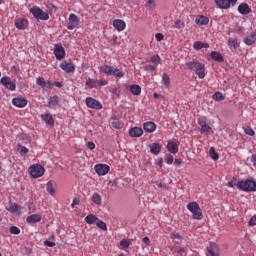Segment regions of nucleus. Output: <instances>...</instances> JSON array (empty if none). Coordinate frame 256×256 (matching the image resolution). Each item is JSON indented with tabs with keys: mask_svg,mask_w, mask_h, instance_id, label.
<instances>
[{
	"mask_svg": "<svg viewBox=\"0 0 256 256\" xmlns=\"http://www.w3.org/2000/svg\"><path fill=\"white\" fill-rule=\"evenodd\" d=\"M175 251H176V253H178V255H183V253H185V251H187V249L179 247V248H176Z\"/></svg>",
	"mask_w": 256,
	"mask_h": 256,
	"instance_id": "57",
	"label": "nucleus"
},
{
	"mask_svg": "<svg viewBox=\"0 0 256 256\" xmlns=\"http://www.w3.org/2000/svg\"><path fill=\"white\" fill-rule=\"evenodd\" d=\"M238 13H240L241 15H249V13H251V9L249 7V4L241 3L238 6Z\"/></svg>",
	"mask_w": 256,
	"mask_h": 256,
	"instance_id": "15",
	"label": "nucleus"
},
{
	"mask_svg": "<svg viewBox=\"0 0 256 256\" xmlns=\"http://www.w3.org/2000/svg\"><path fill=\"white\" fill-rule=\"evenodd\" d=\"M43 10H41V8L34 6L30 9V13H32L33 17H35V19H38V17L41 15V12Z\"/></svg>",
	"mask_w": 256,
	"mask_h": 256,
	"instance_id": "33",
	"label": "nucleus"
},
{
	"mask_svg": "<svg viewBox=\"0 0 256 256\" xmlns=\"http://www.w3.org/2000/svg\"><path fill=\"white\" fill-rule=\"evenodd\" d=\"M194 49H196V51H199L200 49H209V44L197 41L194 42Z\"/></svg>",
	"mask_w": 256,
	"mask_h": 256,
	"instance_id": "28",
	"label": "nucleus"
},
{
	"mask_svg": "<svg viewBox=\"0 0 256 256\" xmlns=\"http://www.w3.org/2000/svg\"><path fill=\"white\" fill-rule=\"evenodd\" d=\"M96 226L102 231H107V224L100 219L96 221Z\"/></svg>",
	"mask_w": 256,
	"mask_h": 256,
	"instance_id": "40",
	"label": "nucleus"
},
{
	"mask_svg": "<svg viewBox=\"0 0 256 256\" xmlns=\"http://www.w3.org/2000/svg\"><path fill=\"white\" fill-rule=\"evenodd\" d=\"M53 107H56V105H59V96H53L50 98V102Z\"/></svg>",
	"mask_w": 256,
	"mask_h": 256,
	"instance_id": "45",
	"label": "nucleus"
},
{
	"mask_svg": "<svg viewBox=\"0 0 256 256\" xmlns=\"http://www.w3.org/2000/svg\"><path fill=\"white\" fill-rule=\"evenodd\" d=\"M215 3L220 9H229V2L227 0H215Z\"/></svg>",
	"mask_w": 256,
	"mask_h": 256,
	"instance_id": "32",
	"label": "nucleus"
},
{
	"mask_svg": "<svg viewBox=\"0 0 256 256\" xmlns=\"http://www.w3.org/2000/svg\"><path fill=\"white\" fill-rule=\"evenodd\" d=\"M28 171L33 179H39V177H43V175H45V168L40 164L30 166Z\"/></svg>",
	"mask_w": 256,
	"mask_h": 256,
	"instance_id": "4",
	"label": "nucleus"
},
{
	"mask_svg": "<svg viewBox=\"0 0 256 256\" xmlns=\"http://www.w3.org/2000/svg\"><path fill=\"white\" fill-rule=\"evenodd\" d=\"M187 209L192 213L193 219H196L197 221H201V219H203V210H201V207H199L197 202L188 203Z\"/></svg>",
	"mask_w": 256,
	"mask_h": 256,
	"instance_id": "2",
	"label": "nucleus"
},
{
	"mask_svg": "<svg viewBox=\"0 0 256 256\" xmlns=\"http://www.w3.org/2000/svg\"><path fill=\"white\" fill-rule=\"evenodd\" d=\"M0 83H2L6 89H9V91H15V89H17V85L7 76L2 77Z\"/></svg>",
	"mask_w": 256,
	"mask_h": 256,
	"instance_id": "5",
	"label": "nucleus"
},
{
	"mask_svg": "<svg viewBox=\"0 0 256 256\" xmlns=\"http://www.w3.org/2000/svg\"><path fill=\"white\" fill-rule=\"evenodd\" d=\"M144 69H145V71H155V66H153V65H146Z\"/></svg>",
	"mask_w": 256,
	"mask_h": 256,
	"instance_id": "63",
	"label": "nucleus"
},
{
	"mask_svg": "<svg viewBox=\"0 0 256 256\" xmlns=\"http://www.w3.org/2000/svg\"><path fill=\"white\" fill-rule=\"evenodd\" d=\"M196 25H209V18L206 16H197L195 19Z\"/></svg>",
	"mask_w": 256,
	"mask_h": 256,
	"instance_id": "21",
	"label": "nucleus"
},
{
	"mask_svg": "<svg viewBox=\"0 0 256 256\" xmlns=\"http://www.w3.org/2000/svg\"><path fill=\"white\" fill-rule=\"evenodd\" d=\"M175 29H183L185 27V23L181 20H176L174 23Z\"/></svg>",
	"mask_w": 256,
	"mask_h": 256,
	"instance_id": "46",
	"label": "nucleus"
},
{
	"mask_svg": "<svg viewBox=\"0 0 256 256\" xmlns=\"http://www.w3.org/2000/svg\"><path fill=\"white\" fill-rule=\"evenodd\" d=\"M38 19H41V21H48L49 14L47 12H44L43 10L40 12V15L38 16Z\"/></svg>",
	"mask_w": 256,
	"mask_h": 256,
	"instance_id": "44",
	"label": "nucleus"
},
{
	"mask_svg": "<svg viewBox=\"0 0 256 256\" xmlns=\"http://www.w3.org/2000/svg\"><path fill=\"white\" fill-rule=\"evenodd\" d=\"M86 105L90 109H97V110L103 109V105L100 104L99 101H97L96 99L91 98V97L86 98Z\"/></svg>",
	"mask_w": 256,
	"mask_h": 256,
	"instance_id": "7",
	"label": "nucleus"
},
{
	"mask_svg": "<svg viewBox=\"0 0 256 256\" xmlns=\"http://www.w3.org/2000/svg\"><path fill=\"white\" fill-rule=\"evenodd\" d=\"M120 245H121V247L127 248V247H129L130 244H129V241H127V240H121Z\"/></svg>",
	"mask_w": 256,
	"mask_h": 256,
	"instance_id": "58",
	"label": "nucleus"
},
{
	"mask_svg": "<svg viewBox=\"0 0 256 256\" xmlns=\"http://www.w3.org/2000/svg\"><path fill=\"white\" fill-rule=\"evenodd\" d=\"M167 149L169 153H173V155H175V153H179V146L173 141L168 142Z\"/></svg>",
	"mask_w": 256,
	"mask_h": 256,
	"instance_id": "20",
	"label": "nucleus"
},
{
	"mask_svg": "<svg viewBox=\"0 0 256 256\" xmlns=\"http://www.w3.org/2000/svg\"><path fill=\"white\" fill-rule=\"evenodd\" d=\"M150 153L152 155H159L161 153V144L160 143H152L149 145Z\"/></svg>",
	"mask_w": 256,
	"mask_h": 256,
	"instance_id": "18",
	"label": "nucleus"
},
{
	"mask_svg": "<svg viewBox=\"0 0 256 256\" xmlns=\"http://www.w3.org/2000/svg\"><path fill=\"white\" fill-rule=\"evenodd\" d=\"M161 61V57H159V55H153L151 57V62L152 63H159Z\"/></svg>",
	"mask_w": 256,
	"mask_h": 256,
	"instance_id": "54",
	"label": "nucleus"
},
{
	"mask_svg": "<svg viewBox=\"0 0 256 256\" xmlns=\"http://www.w3.org/2000/svg\"><path fill=\"white\" fill-rule=\"evenodd\" d=\"M10 233L12 235H19V233H21V229H19L17 226H11Z\"/></svg>",
	"mask_w": 256,
	"mask_h": 256,
	"instance_id": "47",
	"label": "nucleus"
},
{
	"mask_svg": "<svg viewBox=\"0 0 256 256\" xmlns=\"http://www.w3.org/2000/svg\"><path fill=\"white\" fill-rule=\"evenodd\" d=\"M156 5H157V0H148V5H147L148 9L153 10L155 9Z\"/></svg>",
	"mask_w": 256,
	"mask_h": 256,
	"instance_id": "49",
	"label": "nucleus"
},
{
	"mask_svg": "<svg viewBox=\"0 0 256 256\" xmlns=\"http://www.w3.org/2000/svg\"><path fill=\"white\" fill-rule=\"evenodd\" d=\"M46 191L47 193H49V195H55V182L53 181H49L47 184H46Z\"/></svg>",
	"mask_w": 256,
	"mask_h": 256,
	"instance_id": "24",
	"label": "nucleus"
},
{
	"mask_svg": "<svg viewBox=\"0 0 256 256\" xmlns=\"http://www.w3.org/2000/svg\"><path fill=\"white\" fill-rule=\"evenodd\" d=\"M209 155L213 161H218L219 160V154L215 151L214 147H211L209 149Z\"/></svg>",
	"mask_w": 256,
	"mask_h": 256,
	"instance_id": "34",
	"label": "nucleus"
},
{
	"mask_svg": "<svg viewBox=\"0 0 256 256\" xmlns=\"http://www.w3.org/2000/svg\"><path fill=\"white\" fill-rule=\"evenodd\" d=\"M162 83L163 85H165V87H169V85H171V78H169V75H167V73L163 74Z\"/></svg>",
	"mask_w": 256,
	"mask_h": 256,
	"instance_id": "35",
	"label": "nucleus"
},
{
	"mask_svg": "<svg viewBox=\"0 0 256 256\" xmlns=\"http://www.w3.org/2000/svg\"><path fill=\"white\" fill-rule=\"evenodd\" d=\"M113 26L117 29V31H124L126 24H125V21L123 20H114Z\"/></svg>",
	"mask_w": 256,
	"mask_h": 256,
	"instance_id": "22",
	"label": "nucleus"
},
{
	"mask_svg": "<svg viewBox=\"0 0 256 256\" xmlns=\"http://www.w3.org/2000/svg\"><path fill=\"white\" fill-rule=\"evenodd\" d=\"M125 87L126 89H129L132 95H141V86L137 84H133V85L126 84Z\"/></svg>",
	"mask_w": 256,
	"mask_h": 256,
	"instance_id": "14",
	"label": "nucleus"
},
{
	"mask_svg": "<svg viewBox=\"0 0 256 256\" xmlns=\"http://www.w3.org/2000/svg\"><path fill=\"white\" fill-rule=\"evenodd\" d=\"M36 84L45 89L46 87H51V82H45V78L41 77L36 80Z\"/></svg>",
	"mask_w": 256,
	"mask_h": 256,
	"instance_id": "29",
	"label": "nucleus"
},
{
	"mask_svg": "<svg viewBox=\"0 0 256 256\" xmlns=\"http://www.w3.org/2000/svg\"><path fill=\"white\" fill-rule=\"evenodd\" d=\"M130 137H141L143 135V128L133 127L129 130Z\"/></svg>",
	"mask_w": 256,
	"mask_h": 256,
	"instance_id": "17",
	"label": "nucleus"
},
{
	"mask_svg": "<svg viewBox=\"0 0 256 256\" xmlns=\"http://www.w3.org/2000/svg\"><path fill=\"white\" fill-rule=\"evenodd\" d=\"M155 37L156 41H163V39L165 38V36L162 33H157Z\"/></svg>",
	"mask_w": 256,
	"mask_h": 256,
	"instance_id": "60",
	"label": "nucleus"
},
{
	"mask_svg": "<svg viewBox=\"0 0 256 256\" xmlns=\"http://www.w3.org/2000/svg\"><path fill=\"white\" fill-rule=\"evenodd\" d=\"M29 25V21L25 18H18L15 20V27L20 31H25V28Z\"/></svg>",
	"mask_w": 256,
	"mask_h": 256,
	"instance_id": "10",
	"label": "nucleus"
},
{
	"mask_svg": "<svg viewBox=\"0 0 256 256\" xmlns=\"http://www.w3.org/2000/svg\"><path fill=\"white\" fill-rule=\"evenodd\" d=\"M255 41H256V33H252L250 36H247L246 38H244V43L246 45H253Z\"/></svg>",
	"mask_w": 256,
	"mask_h": 256,
	"instance_id": "30",
	"label": "nucleus"
},
{
	"mask_svg": "<svg viewBox=\"0 0 256 256\" xmlns=\"http://www.w3.org/2000/svg\"><path fill=\"white\" fill-rule=\"evenodd\" d=\"M12 104L14 107H18L19 109H23V107H27V99L17 97L12 100Z\"/></svg>",
	"mask_w": 256,
	"mask_h": 256,
	"instance_id": "11",
	"label": "nucleus"
},
{
	"mask_svg": "<svg viewBox=\"0 0 256 256\" xmlns=\"http://www.w3.org/2000/svg\"><path fill=\"white\" fill-rule=\"evenodd\" d=\"M42 219V216L39 214H32L26 218L27 223L30 225L33 223H39Z\"/></svg>",
	"mask_w": 256,
	"mask_h": 256,
	"instance_id": "19",
	"label": "nucleus"
},
{
	"mask_svg": "<svg viewBox=\"0 0 256 256\" xmlns=\"http://www.w3.org/2000/svg\"><path fill=\"white\" fill-rule=\"evenodd\" d=\"M250 227H255L256 225V216H252L249 221Z\"/></svg>",
	"mask_w": 256,
	"mask_h": 256,
	"instance_id": "55",
	"label": "nucleus"
},
{
	"mask_svg": "<svg viewBox=\"0 0 256 256\" xmlns=\"http://www.w3.org/2000/svg\"><path fill=\"white\" fill-rule=\"evenodd\" d=\"M251 161L253 162L254 167H256V154H252Z\"/></svg>",
	"mask_w": 256,
	"mask_h": 256,
	"instance_id": "64",
	"label": "nucleus"
},
{
	"mask_svg": "<svg viewBox=\"0 0 256 256\" xmlns=\"http://www.w3.org/2000/svg\"><path fill=\"white\" fill-rule=\"evenodd\" d=\"M211 131H212L211 126H209L208 124L201 126L202 133H206V135H209L211 133Z\"/></svg>",
	"mask_w": 256,
	"mask_h": 256,
	"instance_id": "42",
	"label": "nucleus"
},
{
	"mask_svg": "<svg viewBox=\"0 0 256 256\" xmlns=\"http://www.w3.org/2000/svg\"><path fill=\"white\" fill-rule=\"evenodd\" d=\"M44 245H45L46 247H55V242H51V241H49V240H45V241H44Z\"/></svg>",
	"mask_w": 256,
	"mask_h": 256,
	"instance_id": "56",
	"label": "nucleus"
},
{
	"mask_svg": "<svg viewBox=\"0 0 256 256\" xmlns=\"http://www.w3.org/2000/svg\"><path fill=\"white\" fill-rule=\"evenodd\" d=\"M79 203H81V201L79 200V198H74L73 202L71 204L72 209L75 207V205H79Z\"/></svg>",
	"mask_w": 256,
	"mask_h": 256,
	"instance_id": "62",
	"label": "nucleus"
},
{
	"mask_svg": "<svg viewBox=\"0 0 256 256\" xmlns=\"http://www.w3.org/2000/svg\"><path fill=\"white\" fill-rule=\"evenodd\" d=\"M75 27H77V25L73 24L72 22H69L67 24V29H69V31H73V29H75Z\"/></svg>",
	"mask_w": 256,
	"mask_h": 256,
	"instance_id": "61",
	"label": "nucleus"
},
{
	"mask_svg": "<svg viewBox=\"0 0 256 256\" xmlns=\"http://www.w3.org/2000/svg\"><path fill=\"white\" fill-rule=\"evenodd\" d=\"M86 85H87V87H89V89H94L95 87H97V80L88 78L86 81Z\"/></svg>",
	"mask_w": 256,
	"mask_h": 256,
	"instance_id": "37",
	"label": "nucleus"
},
{
	"mask_svg": "<svg viewBox=\"0 0 256 256\" xmlns=\"http://www.w3.org/2000/svg\"><path fill=\"white\" fill-rule=\"evenodd\" d=\"M165 161L168 165H171L173 163V155L171 154H166L165 156Z\"/></svg>",
	"mask_w": 256,
	"mask_h": 256,
	"instance_id": "51",
	"label": "nucleus"
},
{
	"mask_svg": "<svg viewBox=\"0 0 256 256\" xmlns=\"http://www.w3.org/2000/svg\"><path fill=\"white\" fill-rule=\"evenodd\" d=\"M210 57L213 61H216V63H223V61H225V58L223 57L221 52L218 51H212L210 53Z\"/></svg>",
	"mask_w": 256,
	"mask_h": 256,
	"instance_id": "13",
	"label": "nucleus"
},
{
	"mask_svg": "<svg viewBox=\"0 0 256 256\" xmlns=\"http://www.w3.org/2000/svg\"><path fill=\"white\" fill-rule=\"evenodd\" d=\"M69 23H72L76 26L79 25V17H77V15H75V14H70Z\"/></svg>",
	"mask_w": 256,
	"mask_h": 256,
	"instance_id": "39",
	"label": "nucleus"
},
{
	"mask_svg": "<svg viewBox=\"0 0 256 256\" xmlns=\"http://www.w3.org/2000/svg\"><path fill=\"white\" fill-rule=\"evenodd\" d=\"M54 55L58 61L65 59V48L61 44H55Z\"/></svg>",
	"mask_w": 256,
	"mask_h": 256,
	"instance_id": "8",
	"label": "nucleus"
},
{
	"mask_svg": "<svg viewBox=\"0 0 256 256\" xmlns=\"http://www.w3.org/2000/svg\"><path fill=\"white\" fill-rule=\"evenodd\" d=\"M143 129L144 131H146V133H153V131L157 129V125L155 124V122H145L143 124Z\"/></svg>",
	"mask_w": 256,
	"mask_h": 256,
	"instance_id": "16",
	"label": "nucleus"
},
{
	"mask_svg": "<svg viewBox=\"0 0 256 256\" xmlns=\"http://www.w3.org/2000/svg\"><path fill=\"white\" fill-rule=\"evenodd\" d=\"M86 147H88V149H90V151H93V149H95V143L88 142V143H86Z\"/></svg>",
	"mask_w": 256,
	"mask_h": 256,
	"instance_id": "59",
	"label": "nucleus"
},
{
	"mask_svg": "<svg viewBox=\"0 0 256 256\" xmlns=\"http://www.w3.org/2000/svg\"><path fill=\"white\" fill-rule=\"evenodd\" d=\"M100 73H105L106 75H112L113 68L109 65L100 66L99 68Z\"/></svg>",
	"mask_w": 256,
	"mask_h": 256,
	"instance_id": "25",
	"label": "nucleus"
},
{
	"mask_svg": "<svg viewBox=\"0 0 256 256\" xmlns=\"http://www.w3.org/2000/svg\"><path fill=\"white\" fill-rule=\"evenodd\" d=\"M214 101H225V96H223V93L221 92H215L213 94Z\"/></svg>",
	"mask_w": 256,
	"mask_h": 256,
	"instance_id": "41",
	"label": "nucleus"
},
{
	"mask_svg": "<svg viewBox=\"0 0 256 256\" xmlns=\"http://www.w3.org/2000/svg\"><path fill=\"white\" fill-rule=\"evenodd\" d=\"M105 85H107V82L105 80H96V87H105Z\"/></svg>",
	"mask_w": 256,
	"mask_h": 256,
	"instance_id": "53",
	"label": "nucleus"
},
{
	"mask_svg": "<svg viewBox=\"0 0 256 256\" xmlns=\"http://www.w3.org/2000/svg\"><path fill=\"white\" fill-rule=\"evenodd\" d=\"M238 189L240 191H246L247 193H251L253 191H256V182L253 179H247L245 181H239L237 183Z\"/></svg>",
	"mask_w": 256,
	"mask_h": 256,
	"instance_id": "3",
	"label": "nucleus"
},
{
	"mask_svg": "<svg viewBox=\"0 0 256 256\" xmlns=\"http://www.w3.org/2000/svg\"><path fill=\"white\" fill-rule=\"evenodd\" d=\"M92 201L95 205H101V195H99V193H94L92 195Z\"/></svg>",
	"mask_w": 256,
	"mask_h": 256,
	"instance_id": "38",
	"label": "nucleus"
},
{
	"mask_svg": "<svg viewBox=\"0 0 256 256\" xmlns=\"http://www.w3.org/2000/svg\"><path fill=\"white\" fill-rule=\"evenodd\" d=\"M186 66L190 71H194L199 79H205V64L197 60H192L186 62Z\"/></svg>",
	"mask_w": 256,
	"mask_h": 256,
	"instance_id": "1",
	"label": "nucleus"
},
{
	"mask_svg": "<svg viewBox=\"0 0 256 256\" xmlns=\"http://www.w3.org/2000/svg\"><path fill=\"white\" fill-rule=\"evenodd\" d=\"M112 75L114 77H119V79H121V77H125V72H123L117 68H115V69L112 68Z\"/></svg>",
	"mask_w": 256,
	"mask_h": 256,
	"instance_id": "36",
	"label": "nucleus"
},
{
	"mask_svg": "<svg viewBox=\"0 0 256 256\" xmlns=\"http://www.w3.org/2000/svg\"><path fill=\"white\" fill-rule=\"evenodd\" d=\"M42 119L47 125H55V120L53 119V116L51 114L42 115Z\"/></svg>",
	"mask_w": 256,
	"mask_h": 256,
	"instance_id": "27",
	"label": "nucleus"
},
{
	"mask_svg": "<svg viewBox=\"0 0 256 256\" xmlns=\"http://www.w3.org/2000/svg\"><path fill=\"white\" fill-rule=\"evenodd\" d=\"M60 68L65 73H75V64H73V62L71 61H67V60L63 61L60 64Z\"/></svg>",
	"mask_w": 256,
	"mask_h": 256,
	"instance_id": "6",
	"label": "nucleus"
},
{
	"mask_svg": "<svg viewBox=\"0 0 256 256\" xmlns=\"http://www.w3.org/2000/svg\"><path fill=\"white\" fill-rule=\"evenodd\" d=\"M94 169L97 175H107L111 168L107 164H96Z\"/></svg>",
	"mask_w": 256,
	"mask_h": 256,
	"instance_id": "9",
	"label": "nucleus"
},
{
	"mask_svg": "<svg viewBox=\"0 0 256 256\" xmlns=\"http://www.w3.org/2000/svg\"><path fill=\"white\" fill-rule=\"evenodd\" d=\"M111 123L114 129H123V123H121L119 120H113Z\"/></svg>",
	"mask_w": 256,
	"mask_h": 256,
	"instance_id": "43",
	"label": "nucleus"
},
{
	"mask_svg": "<svg viewBox=\"0 0 256 256\" xmlns=\"http://www.w3.org/2000/svg\"><path fill=\"white\" fill-rule=\"evenodd\" d=\"M230 47H234V49H237V47H239V44L237 43V40L236 39H230L228 41Z\"/></svg>",
	"mask_w": 256,
	"mask_h": 256,
	"instance_id": "50",
	"label": "nucleus"
},
{
	"mask_svg": "<svg viewBox=\"0 0 256 256\" xmlns=\"http://www.w3.org/2000/svg\"><path fill=\"white\" fill-rule=\"evenodd\" d=\"M21 206L17 205L16 203H9L7 211L10 213H17V211H20Z\"/></svg>",
	"mask_w": 256,
	"mask_h": 256,
	"instance_id": "31",
	"label": "nucleus"
},
{
	"mask_svg": "<svg viewBox=\"0 0 256 256\" xmlns=\"http://www.w3.org/2000/svg\"><path fill=\"white\" fill-rule=\"evenodd\" d=\"M16 149L22 157H26V155L29 153V149L21 144H17Z\"/></svg>",
	"mask_w": 256,
	"mask_h": 256,
	"instance_id": "23",
	"label": "nucleus"
},
{
	"mask_svg": "<svg viewBox=\"0 0 256 256\" xmlns=\"http://www.w3.org/2000/svg\"><path fill=\"white\" fill-rule=\"evenodd\" d=\"M207 256H219V246L215 243H210L207 247Z\"/></svg>",
	"mask_w": 256,
	"mask_h": 256,
	"instance_id": "12",
	"label": "nucleus"
},
{
	"mask_svg": "<svg viewBox=\"0 0 256 256\" xmlns=\"http://www.w3.org/2000/svg\"><path fill=\"white\" fill-rule=\"evenodd\" d=\"M244 131H245L246 135H250V137H253V135H255V130H253L251 127L245 128Z\"/></svg>",
	"mask_w": 256,
	"mask_h": 256,
	"instance_id": "52",
	"label": "nucleus"
},
{
	"mask_svg": "<svg viewBox=\"0 0 256 256\" xmlns=\"http://www.w3.org/2000/svg\"><path fill=\"white\" fill-rule=\"evenodd\" d=\"M198 125H200V127L207 125V117L201 116L198 118Z\"/></svg>",
	"mask_w": 256,
	"mask_h": 256,
	"instance_id": "48",
	"label": "nucleus"
},
{
	"mask_svg": "<svg viewBox=\"0 0 256 256\" xmlns=\"http://www.w3.org/2000/svg\"><path fill=\"white\" fill-rule=\"evenodd\" d=\"M98 220H99V218H97V216H95L93 214H90L85 217V221L88 225H94V223L96 224Z\"/></svg>",
	"mask_w": 256,
	"mask_h": 256,
	"instance_id": "26",
	"label": "nucleus"
}]
</instances>
